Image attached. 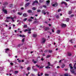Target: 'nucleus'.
I'll use <instances>...</instances> for the list:
<instances>
[{
	"label": "nucleus",
	"mask_w": 76,
	"mask_h": 76,
	"mask_svg": "<svg viewBox=\"0 0 76 76\" xmlns=\"http://www.w3.org/2000/svg\"><path fill=\"white\" fill-rule=\"evenodd\" d=\"M34 17H32V16H31L30 17V18L28 19V22H32V19H34Z\"/></svg>",
	"instance_id": "nucleus-1"
},
{
	"label": "nucleus",
	"mask_w": 76,
	"mask_h": 76,
	"mask_svg": "<svg viewBox=\"0 0 76 76\" xmlns=\"http://www.w3.org/2000/svg\"><path fill=\"white\" fill-rule=\"evenodd\" d=\"M13 18L11 16L10 17H7V19H11L12 21L15 22V20H13Z\"/></svg>",
	"instance_id": "nucleus-2"
},
{
	"label": "nucleus",
	"mask_w": 76,
	"mask_h": 76,
	"mask_svg": "<svg viewBox=\"0 0 76 76\" xmlns=\"http://www.w3.org/2000/svg\"><path fill=\"white\" fill-rule=\"evenodd\" d=\"M45 39L43 38L42 39V41L41 42V43H42V44H44L45 43Z\"/></svg>",
	"instance_id": "nucleus-3"
},
{
	"label": "nucleus",
	"mask_w": 76,
	"mask_h": 76,
	"mask_svg": "<svg viewBox=\"0 0 76 76\" xmlns=\"http://www.w3.org/2000/svg\"><path fill=\"white\" fill-rule=\"evenodd\" d=\"M2 11L3 12H4V13H5V14H7V10H4V8L2 9Z\"/></svg>",
	"instance_id": "nucleus-4"
},
{
	"label": "nucleus",
	"mask_w": 76,
	"mask_h": 76,
	"mask_svg": "<svg viewBox=\"0 0 76 76\" xmlns=\"http://www.w3.org/2000/svg\"><path fill=\"white\" fill-rule=\"evenodd\" d=\"M35 3H38V1L36 0L34 1L33 2V3L32 4V5H33V6H34V5H35Z\"/></svg>",
	"instance_id": "nucleus-5"
},
{
	"label": "nucleus",
	"mask_w": 76,
	"mask_h": 76,
	"mask_svg": "<svg viewBox=\"0 0 76 76\" xmlns=\"http://www.w3.org/2000/svg\"><path fill=\"white\" fill-rule=\"evenodd\" d=\"M58 5V4L57 2H56L55 3V4L52 5V6L53 7H57Z\"/></svg>",
	"instance_id": "nucleus-6"
},
{
	"label": "nucleus",
	"mask_w": 76,
	"mask_h": 76,
	"mask_svg": "<svg viewBox=\"0 0 76 76\" xmlns=\"http://www.w3.org/2000/svg\"><path fill=\"white\" fill-rule=\"evenodd\" d=\"M42 13L43 14H44V15H46V13L45 12V10H43L42 11Z\"/></svg>",
	"instance_id": "nucleus-7"
},
{
	"label": "nucleus",
	"mask_w": 76,
	"mask_h": 76,
	"mask_svg": "<svg viewBox=\"0 0 76 76\" xmlns=\"http://www.w3.org/2000/svg\"><path fill=\"white\" fill-rule=\"evenodd\" d=\"M45 31H48L50 30V28L48 27H45Z\"/></svg>",
	"instance_id": "nucleus-8"
},
{
	"label": "nucleus",
	"mask_w": 76,
	"mask_h": 76,
	"mask_svg": "<svg viewBox=\"0 0 76 76\" xmlns=\"http://www.w3.org/2000/svg\"><path fill=\"white\" fill-rule=\"evenodd\" d=\"M64 4L65 6H67V3H66L64 1H62L61 3V4Z\"/></svg>",
	"instance_id": "nucleus-9"
},
{
	"label": "nucleus",
	"mask_w": 76,
	"mask_h": 76,
	"mask_svg": "<svg viewBox=\"0 0 76 76\" xmlns=\"http://www.w3.org/2000/svg\"><path fill=\"white\" fill-rule=\"evenodd\" d=\"M30 4V3L29 2L27 3L26 4H25V7H27V6H29V5Z\"/></svg>",
	"instance_id": "nucleus-10"
},
{
	"label": "nucleus",
	"mask_w": 76,
	"mask_h": 76,
	"mask_svg": "<svg viewBox=\"0 0 76 76\" xmlns=\"http://www.w3.org/2000/svg\"><path fill=\"white\" fill-rule=\"evenodd\" d=\"M48 66H53V65H51V64H50V62H48Z\"/></svg>",
	"instance_id": "nucleus-11"
},
{
	"label": "nucleus",
	"mask_w": 76,
	"mask_h": 76,
	"mask_svg": "<svg viewBox=\"0 0 76 76\" xmlns=\"http://www.w3.org/2000/svg\"><path fill=\"white\" fill-rule=\"evenodd\" d=\"M50 2V0H48L46 1V4L47 5H48V4H49Z\"/></svg>",
	"instance_id": "nucleus-12"
},
{
	"label": "nucleus",
	"mask_w": 76,
	"mask_h": 76,
	"mask_svg": "<svg viewBox=\"0 0 76 76\" xmlns=\"http://www.w3.org/2000/svg\"><path fill=\"white\" fill-rule=\"evenodd\" d=\"M23 16L24 17H27V16H28V15L27 13H25L23 15Z\"/></svg>",
	"instance_id": "nucleus-13"
},
{
	"label": "nucleus",
	"mask_w": 76,
	"mask_h": 76,
	"mask_svg": "<svg viewBox=\"0 0 76 76\" xmlns=\"http://www.w3.org/2000/svg\"><path fill=\"white\" fill-rule=\"evenodd\" d=\"M27 12L29 13H31L32 12V11L31 10H28L27 11Z\"/></svg>",
	"instance_id": "nucleus-14"
},
{
	"label": "nucleus",
	"mask_w": 76,
	"mask_h": 76,
	"mask_svg": "<svg viewBox=\"0 0 76 76\" xmlns=\"http://www.w3.org/2000/svg\"><path fill=\"white\" fill-rule=\"evenodd\" d=\"M61 25L62 27H66V25L64 24H62Z\"/></svg>",
	"instance_id": "nucleus-15"
},
{
	"label": "nucleus",
	"mask_w": 76,
	"mask_h": 76,
	"mask_svg": "<svg viewBox=\"0 0 76 76\" xmlns=\"http://www.w3.org/2000/svg\"><path fill=\"white\" fill-rule=\"evenodd\" d=\"M19 73V71H15L14 72V74L15 75H16V74H18Z\"/></svg>",
	"instance_id": "nucleus-16"
},
{
	"label": "nucleus",
	"mask_w": 76,
	"mask_h": 76,
	"mask_svg": "<svg viewBox=\"0 0 76 76\" xmlns=\"http://www.w3.org/2000/svg\"><path fill=\"white\" fill-rule=\"evenodd\" d=\"M23 45V43H20V44H19L18 45V47H20V46H21V45Z\"/></svg>",
	"instance_id": "nucleus-17"
},
{
	"label": "nucleus",
	"mask_w": 76,
	"mask_h": 76,
	"mask_svg": "<svg viewBox=\"0 0 76 76\" xmlns=\"http://www.w3.org/2000/svg\"><path fill=\"white\" fill-rule=\"evenodd\" d=\"M4 4V5H7V4H8V3L7 2H5Z\"/></svg>",
	"instance_id": "nucleus-18"
},
{
	"label": "nucleus",
	"mask_w": 76,
	"mask_h": 76,
	"mask_svg": "<svg viewBox=\"0 0 76 76\" xmlns=\"http://www.w3.org/2000/svg\"><path fill=\"white\" fill-rule=\"evenodd\" d=\"M65 20H66V22H69V18H66L65 19Z\"/></svg>",
	"instance_id": "nucleus-19"
},
{
	"label": "nucleus",
	"mask_w": 76,
	"mask_h": 76,
	"mask_svg": "<svg viewBox=\"0 0 76 76\" xmlns=\"http://www.w3.org/2000/svg\"><path fill=\"white\" fill-rule=\"evenodd\" d=\"M9 49H5V53H7V51H9Z\"/></svg>",
	"instance_id": "nucleus-20"
},
{
	"label": "nucleus",
	"mask_w": 76,
	"mask_h": 76,
	"mask_svg": "<svg viewBox=\"0 0 76 76\" xmlns=\"http://www.w3.org/2000/svg\"><path fill=\"white\" fill-rule=\"evenodd\" d=\"M37 35L36 34H34L33 35V37H34V38L36 37H37Z\"/></svg>",
	"instance_id": "nucleus-21"
},
{
	"label": "nucleus",
	"mask_w": 76,
	"mask_h": 76,
	"mask_svg": "<svg viewBox=\"0 0 76 76\" xmlns=\"http://www.w3.org/2000/svg\"><path fill=\"white\" fill-rule=\"evenodd\" d=\"M32 61L33 62H34V64H36V63H37V61H34V59L32 60Z\"/></svg>",
	"instance_id": "nucleus-22"
},
{
	"label": "nucleus",
	"mask_w": 76,
	"mask_h": 76,
	"mask_svg": "<svg viewBox=\"0 0 76 76\" xmlns=\"http://www.w3.org/2000/svg\"><path fill=\"white\" fill-rule=\"evenodd\" d=\"M34 67H35V66H33L32 67L33 69V70H34V71L35 72H36V71H37L38 70L37 69H34Z\"/></svg>",
	"instance_id": "nucleus-23"
},
{
	"label": "nucleus",
	"mask_w": 76,
	"mask_h": 76,
	"mask_svg": "<svg viewBox=\"0 0 76 76\" xmlns=\"http://www.w3.org/2000/svg\"><path fill=\"white\" fill-rule=\"evenodd\" d=\"M74 69H76V63L74 64Z\"/></svg>",
	"instance_id": "nucleus-24"
},
{
	"label": "nucleus",
	"mask_w": 76,
	"mask_h": 76,
	"mask_svg": "<svg viewBox=\"0 0 76 76\" xmlns=\"http://www.w3.org/2000/svg\"><path fill=\"white\" fill-rule=\"evenodd\" d=\"M60 30H57V33L58 34H60Z\"/></svg>",
	"instance_id": "nucleus-25"
},
{
	"label": "nucleus",
	"mask_w": 76,
	"mask_h": 76,
	"mask_svg": "<svg viewBox=\"0 0 76 76\" xmlns=\"http://www.w3.org/2000/svg\"><path fill=\"white\" fill-rule=\"evenodd\" d=\"M38 21H34L33 23V24L37 23H38Z\"/></svg>",
	"instance_id": "nucleus-26"
},
{
	"label": "nucleus",
	"mask_w": 76,
	"mask_h": 76,
	"mask_svg": "<svg viewBox=\"0 0 76 76\" xmlns=\"http://www.w3.org/2000/svg\"><path fill=\"white\" fill-rule=\"evenodd\" d=\"M18 14L19 15H22V13L20 12H18Z\"/></svg>",
	"instance_id": "nucleus-27"
},
{
	"label": "nucleus",
	"mask_w": 76,
	"mask_h": 76,
	"mask_svg": "<svg viewBox=\"0 0 76 76\" xmlns=\"http://www.w3.org/2000/svg\"><path fill=\"white\" fill-rule=\"evenodd\" d=\"M68 56H72V54L70 53H68Z\"/></svg>",
	"instance_id": "nucleus-28"
},
{
	"label": "nucleus",
	"mask_w": 76,
	"mask_h": 76,
	"mask_svg": "<svg viewBox=\"0 0 76 76\" xmlns=\"http://www.w3.org/2000/svg\"><path fill=\"white\" fill-rule=\"evenodd\" d=\"M72 13V11H69L68 13V14L70 15V14H71Z\"/></svg>",
	"instance_id": "nucleus-29"
},
{
	"label": "nucleus",
	"mask_w": 76,
	"mask_h": 76,
	"mask_svg": "<svg viewBox=\"0 0 76 76\" xmlns=\"http://www.w3.org/2000/svg\"><path fill=\"white\" fill-rule=\"evenodd\" d=\"M39 1L40 3H42V2H44V0H40Z\"/></svg>",
	"instance_id": "nucleus-30"
},
{
	"label": "nucleus",
	"mask_w": 76,
	"mask_h": 76,
	"mask_svg": "<svg viewBox=\"0 0 76 76\" xmlns=\"http://www.w3.org/2000/svg\"><path fill=\"white\" fill-rule=\"evenodd\" d=\"M49 66H47L45 67V69H50V67H49Z\"/></svg>",
	"instance_id": "nucleus-31"
},
{
	"label": "nucleus",
	"mask_w": 76,
	"mask_h": 76,
	"mask_svg": "<svg viewBox=\"0 0 76 76\" xmlns=\"http://www.w3.org/2000/svg\"><path fill=\"white\" fill-rule=\"evenodd\" d=\"M64 66H65V65H64V64H62V66H61L62 68H63V67H64Z\"/></svg>",
	"instance_id": "nucleus-32"
},
{
	"label": "nucleus",
	"mask_w": 76,
	"mask_h": 76,
	"mask_svg": "<svg viewBox=\"0 0 76 76\" xmlns=\"http://www.w3.org/2000/svg\"><path fill=\"white\" fill-rule=\"evenodd\" d=\"M27 69L28 70H29L31 69V68H30V67H28L27 68Z\"/></svg>",
	"instance_id": "nucleus-33"
},
{
	"label": "nucleus",
	"mask_w": 76,
	"mask_h": 76,
	"mask_svg": "<svg viewBox=\"0 0 76 76\" xmlns=\"http://www.w3.org/2000/svg\"><path fill=\"white\" fill-rule=\"evenodd\" d=\"M33 10H36V8L35 7H33L32 8Z\"/></svg>",
	"instance_id": "nucleus-34"
},
{
	"label": "nucleus",
	"mask_w": 76,
	"mask_h": 76,
	"mask_svg": "<svg viewBox=\"0 0 76 76\" xmlns=\"http://www.w3.org/2000/svg\"><path fill=\"white\" fill-rule=\"evenodd\" d=\"M43 7H45V8H47V6L45 5H43Z\"/></svg>",
	"instance_id": "nucleus-35"
},
{
	"label": "nucleus",
	"mask_w": 76,
	"mask_h": 76,
	"mask_svg": "<svg viewBox=\"0 0 76 76\" xmlns=\"http://www.w3.org/2000/svg\"><path fill=\"white\" fill-rule=\"evenodd\" d=\"M50 57V55H48V56H47L46 58H49Z\"/></svg>",
	"instance_id": "nucleus-36"
},
{
	"label": "nucleus",
	"mask_w": 76,
	"mask_h": 76,
	"mask_svg": "<svg viewBox=\"0 0 76 76\" xmlns=\"http://www.w3.org/2000/svg\"><path fill=\"white\" fill-rule=\"evenodd\" d=\"M24 41H25V38H24L22 40V42H24Z\"/></svg>",
	"instance_id": "nucleus-37"
},
{
	"label": "nucleus",
	"mask_w": 76,
	"mask_h": 76,
	"mask_svg": "<svg viewBox=\"0 0 76 76\" xmlns=\"http://www.w3.org/2000/svg\"><path fill=\"white\" fill-rule=\"evenodd\" d=\"M64 76H68V74H65L64 75Z\"/></svg>",
	"instance_id": "nucleus-38"
},
{
	"label": "nucleus",
	"mask_w": 76,
	"mask_h": 76,
	"mask_svg": "<svg viewBox=\"0 0 76 76\" xmlns=\"http://www.w3.org/2000/svg\"><path fill=\"white\" fill-rule=\"evenodd\" d=\"M45 76H48L49 75L47 74H45Z\"/></svg>",
	"instance_id": "nucleus-39"
},
{
	"label": "nucleus",
	"mask_w": 76,
	"mask_h": 76,
	"mask_svg": "<svg viewBox=\"0 0 76 76\" xmlns=\"http://www.w3.org/2000/svg\"><path fill=\"white\" fill-rule=\"evenodd\" d=\"M44 66H41L39 68V69H42L44 67Z\"/></svg>",
	"instance_id": "nucleus-40"
},
{
	"label": "nucleus",
	"mask_w": 76,
	"mask_h": 76,
	"mask_svg": "<svg viewBox=\"0 0 76 76\" xmlns=\"http://www.w3.org/2000/svg\"><path fill=\"white\" fill-rule=\"evenodd\" d=\"M27 18H25V19H24L23 20V21H25L26 20H27Z\"/></svg>",
	"instance_id": "nucleus-41"
},
{
	"label": "nucleus",
	"mask_w": 76,
	"mask_h": 76,
	"mask_svg": "<svg viewBox=\"0 0 76 76\" xmlns=\"http://www.w3.org/2000/svg\"><path fill=\"white\" fill-rule=\"evenodd\" d=\"M27 27V25H25L24 26V28H26Z\"/></svg>",
	"instance_id": "nucleus-42"
},
{
	"label": "nucleus",
	"mask_w": 76,
	"mask_h": 76,
	"mask_svg": "<svg viewBox=\"0 0 76 76\" xmlns=\"http://www.w3.org/2000/svg\"><path fill=\"white\" fill-rule=\"evenodd\" d=\"M13 18H13V20H14V19H16V16H14V17H12Z\"/></svg>",
	"instance_id": "nucleus-43"
},
{
	"label": "nucleus",
	"mask_w": 76,
	"mask_h": 76,
	"mask_svg": "<svg viewBox=\"0 0 76 76\" xmlns=\"http://www.w3.org/2000/svg\"><path fill=\"white\" fill-rule=\"evenodd\" d=\"M61 9H59V10H58V12H60V11H61Z\"/></svg>",
	"instance_id": "nucleus-44"
},
{
	"label": "nucleus",
	"mask_w": 76,
	"mask_h": 76,
	"mask_svg": "<svg viewBox=\"0 0 76 76\" xmlns=\"http://www.w3.org/2000/svg\"><path fill=\"white\" fill-rule=\"evenodd\" d=\"M29 73H29V72H28V74H26V76H28V75H29Z\"/></svg>",
	"instance_id": "nucleus-45"
},
{
	"label": "nucleus",
	"mask_w": 76,
	"mask_h": 76,
	"mask_svg": "<svg viewBox=\"0 0 76 76\" xmlns=\"http://www.w3.org/2000/svg\"><path fill=\"white\" fill-rule=\"evenodd\" d=\"M73 16H74V15H71L70 18H72V17H73Z\"/></svg>",
	"instance_id": "nucleus-46"
},
{
	"label": "nucleus",
	"mask_w": 76,
	"mask_h": 76,
	"mask_svg": "<svg viewBox=\"0 0 76 76\" xmlns=\"http://www.w3.org/2000/svg\"><path fill=\"white\" fill-rule=\"evenodd\" d=\"M72 41H73V39H71L70 40V42H71L72 43Z\"/></svg>",
	"instance_id": "nucleus-47"
},
{
	"label": "nucleus",
	"mask_w": 76,
	"mask_h": 76,
	"mask_svg": "<svg viewBox=\"0 0 76 76\" xmlns=\"http://www.w3.org/2000/svg\"><path fill=\"white\" fill-rule=\"evenodd\" d=\"M41 12V10H37V12Z\"/></svg>",
	"instance_id": "nucleus-48"
},
{
	"label": "nucleus",
	"mask_w": 76,
	"mask_h": 76,
	"mask_svg": "<svg viewBox=\"0 0 76 76\" xmlns=\"http://www.w3.org/2000/svg\"><path fill=\"white\" fill-rule=\"evenodd\" d=\"M49 53H52V50H49Z\"/></svg>",
	"instance_id": "nucleus-49"
},
{
	"label": "nucleus",
	"mask_w": 76,
	"mask_h": 76,
	"mask_svg": "<svg viewBox=\"0 0 76 76\" xmlns=\"http://www.w3.org/2000/svg\"><path fill=\"white\" fill-rule=\"evenodd\" d=\"M56 18H59V16H58V15H57L56 16Z\"/></svg>",
	"instance_id": "nucleus-50"
},
{
	"label": "nucleus",
	"mask_w": 76,
	"mask_h": 76,
	"mask_svg": "<svg viewBox=\"0 0 76 76\" xmlns=\"http://www.w3.org/2000/svg\"><path fill=\"white\" fill-rule=\"evenodd\" d=\"M36 66H37V67H39V66H38V65L36 64Z\"/></svg>",
	"instance_id": "nucleus-51"
},
{
	"label": "nucleus",
	"mask_w": 76,
	"mask_h": 76,
	"mask_svg": "<svg viewBox=\"0 0 76 76\" xmlns=\"http://www.w3.org/2000/svg\"><path fill=\"white\" fill-rule=\"evenodd\" d=\"M11 65H13V63L12 62H11L10 63Z\"/></svg>",
	"instance_id": "nucleus-52"
},
{
	"label": "nucleus",
	"mask_w": 76,
	"mask_h": 76,
	"mask_svg": "<svg viewBox=\"0 0 76 76\" xmlns=\"http://www.w3.org/2000/svg\"><path fill=\"white\" fill-rule=\"evenodd\" d=\"M46 13H47V15H49V12H47Z\"/></svg>",
	"instance_id": "nucleus-53"
},
{
	"label": "nucleus",
	"mask_w": 76,
	"mask_h": 76,
	"mask_svg": "<svg viewBox=\"0 0 76 76\" xmlns=\"http://www.w3.org/2000/svg\"><path fill=\"white\" fill-rule=\"evenodd\" d=\"M31 31V29H28V31Z\"/></svg>",
	"instance_id": "nucleus-54"
},
{
	"label": "nucleus",
	"mask_w": 76,
	"mask_h": 76,
	"mask_svg": "<svg viewBox=\"0 0 76 76\" xmlns=\"http://www.w3.org/2000/svg\"><path fill=\"white\" fill-rule=\"evenodd\" d=\"M28 29H26L25 30V31H24V32H26V31H28Z\"/></svg>",
	"instance_id": "nucleus-55"
},
{
	"label": "nucleus",
	"mask_w": 76,
	"mask_h": 76,
	"mask_svg": "<svg viewBox=\"0 0 76 76\" xmlns=\"http://www.w3.org/2000/svg\"><path fill=\"white\" fill-rule=\"evenodd\" d=\"M28 34H31V31H28Z\"/></svg>",
	"instance_id": "nucleus-56"
},
{
	"label": "nucleus",
	"mask_w": 76,
	"mask_h": 76,
	"mask_svg": "<svg viewBox=\"0 0 76 76\" xmlns=\"http://www.w3.org/2000/svg\"><path fill=\"white\" fill-rule=\"evenodd\" d=\"M31 75H32V76H35V75H34V74H31Z\"/></svg>",
	"instance_id": "nucleus-57"
},
{
	"label": "nucleus",
	"mask_w": 76,
	"mask_h": 76,
	"mask_svg": "<svg viewBox=\"0 0 76 76\" xmlns=\"http://www.w3.org/2000/svg\"><path fill=\"white\" fill-rule=\"evenodd\" d=\"M25 37V35H23L21 37Z\"/></svg>",
	"instance_id": "nucleus-58"
},
{
	"label": "nucleus",
	"mask_w": 76,
	"mask_h": 76,
	"mask_svg": "<svg viewBox=\"0 0 76 76\" xmlns=\"http://www.w3.org/2000/svg\"><path fill=\"white\" fill-rule=\"evenodd\" d=\"M43 75V73H41V74H40V75H41V76H42V75Z\"/></svg>",
	"instance_id": "nucleus-59"
},
{
	"label": "nucleus",
	"mask_w": 76,
	"mask_h": 76,
	"mask_svg": "<svg viewBox=\"0 0 76 76\" xmlns=\"http://www.w3.org/2000/svg\"><path fill=\"white\" fill-rule=\"evenodd\" d=\"M41 60H42V61H44V59H43V58H42L41 59Z\"/></svg>",
	"instance_id": "nucleus-60"
},
{
	"label": "nucleus",
	"mask_w": 76,
	"mask_h": 76,
	"mask_svg": "<svg viewBox=\"0 0 76 76\" xmlns=\"http://www.w3.org/2000/svg\"><path fill=\"white\" fill-rule=\"evenodd\" d=\"M18 62L19 63H20V62H21V61H20V60H19L18 61Z\"/></svg>",
	"instance_id": "nucleus-61"
},
{
	"label": "nucleus",
	"mask_w": 76,
	"mask_h": 76,
	"mask_svg": "<svg viewBox=\"0 0 76 76\" xmlns=\"http://www.w3.org/2000/svg\"><path fill=\"white\" fill-rule=\"evenodd\" d=\"M60 68V67L59 66H57V69H58V68Z\"/></svg>",
	"instance_id": "nucleus-62"
},
{
	"label": "nucleus",
	"mask_w": 76,
	"mask_h": 76,
	"mask_svg": "<svg viewBox=\"0 0 76 76\" xmlns=\"http://www.w3.org/2000/svg\"><path fill=\"white\" fill-rule=\"evenodd\" d=\"M21 10H23V8L22 7V8H21Z\"/></svg>",
	"instance_id": "nucleus-63"
},
{
	"label": "nucleus",
	"mask_w": 76,
	"mask_h": 76,
	"mask_svg": "<svg viewBox=\"0 0 76 76\" xmlns=\"http://www.w3.org/2000/svg\"><path fill=\"white\" fill-rule=\"evenodd\" d=\"M38 76H41V75H40V74H38Z\"/></svg>",
	"instance_id": "nucleus-64"
}]
</instances>
